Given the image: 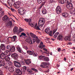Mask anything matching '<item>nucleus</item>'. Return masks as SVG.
Listing matches in <instances>:
<instances>
[{
	"mask_svg": "<svg viewBox=\"0 0 75 75\" xmlns=\"http://www.w3.org/2000/svg\"><path fill=\"white\" fill-rule=\"evenodd\" d=\"M66 3L67 4L66 6L68 9L70 10L73 8V5L71 3V0H65Z\"/></svg>",
	"mask_w": 75,
	"mask_h": 75,
	"instance_id": "nucleus-3",
	"label": "nucleus"
},
{
	"mask_svg": "<svg viewBox=\"0 0 75 75\" xmlns=\"http://www.w3.org/2000/svg\"><path fill=\"white\" fill-rule=\"evenodd\" d=\"M14 65L16 67H18V68H20L21 67V64L20 62H18L17 61H14Z\"/></svg>",
	"mask_w": 75,
	"mask_h": 75,
	"instance_id": "nucleus-5",
	"label": "nucleus"
},
{
	"mask_svg": "<svg viewBox=\"0 0 75 75\" xmlns=\"http://www.w3.org/2000/svg\"><path fill=\"white\" fill-rule=\"evenodd\" d=\"M70 35H69L68 36L65 37V38H64V40L66 41H67L68 40H69L70 41Z\"/></svg>",
	"mask_w": 75,
	"mask_h": 75,
	"instance_id": "nucleus-21",
	"label": "nucleus"
},
{
	"mask_svg": "<svg viewBox=\"0 0 75 75\" xmlns=\"http://www.w3.org/2000/svg\"><path fill=\"white\" fill-rule=\"evenodd\" d=\"M16 72L18 75H21L22 72L21 71V70L19 68L17 69H16Z\"/></svg>",
	"mask_w": 75,
	"mask_h": 75,
	"instance_id": "nucleus-10",
	"label": "nucleus"
},
{
	"mask_svg": "<svg viewBox=\"0 0 75 75\" xmlns=\"http://www.w3.org/2000/svg\"><path fill=\"white\" fill-rule=\"evenodd\" d=\"M68 13H63L62 14V16L64 17H68Z\"/></svg>",
	"mask_w": 75,
	"mask_h": 75,
	"instance_id": "nucleus-27",
	"label": "nucleus"
},
{
	"mask_svg": "<svg viewBox=\"0 0 75 75\" xmlns=\"http://www.w3.org/2000/svg\"><path fill=\"white\" fill-rule=\"evenodd\" d=\"M37 23H35V26L34 27V28H36L37 27Z\"/></svg>",
	"mask_w": 75,
	"mask_h": 75,
	"instance_id": "nucleus-55",
	"label": "nucleus"
},
{
	"mask_svg": "<svg viewBox=\"0 0 75 75\" xmlns=\"http://www.w3.org/2000/svg\"><path fill=\"white\" fill-rule=\"evenodd\" d=\"M28 62L29 64H31V60L30 59H27L26 60Z\"/></svg>",
	"mask_w": 75,
	"mask_h": 75,
	"instance_id": "nucleus-41",
	"label": "nucleus"
},
{
	"mask_svg": "<svg viewBox=\"0 0 75 75\" xmlns=\"http://www.w3.org/2000/svg\"><path fill=\"white\" fill-rule=\"evenodd\" d=\"M21 10H21V9H18V13L19 14H20V12H21Z\"/></svg>",
	"mask_w": 75,
	"mask_h": 75,
	"instance_id": "nucleus-53",
	"label": "nucleus"
},
{
	"mask_svg": "<svg viewBox=\"0 0 75 75\" xmlns=\"http://www.w3.org/2000/svg\"><path fill=\"white\" fill-rule=\"evenodd\" d=\"M1 3L2 4H3L5 6H6V7H8V8H10L8 7V6L6 4H5L2 2H1Z\"/></svg>",
	"mask_w": 75,
	"mask_h": 75,
	"instance_id": "nucleus-37",
	"label": "nucleus"
},
{
	"mask_svg": "<svg viewBox=\"0 0 75 75\" xmlns=\"http://www.w3.org/2000/svg\"><path fill=\"white\" fill-rule=\"evenodd\" d=\"M0 75H3V72L0 70Z\"/></svg>",
	"mask_w": 75,
	"mask_h": 75,
	"instance_id": "nucleus-59",
	"label": "nucleus"
},
{
	"mask_svg": "<svg viewBox=\"0 0 75 75\" xmlns=\"http://www.w3.org/2000/svg\"><path fill=\"white\" fill-rule=\"evenodd\" d=\"M30 36L32 38H35L36 37H37L36 36V35L34 34L33 33H30Z\"/></svg>",
	"mask_w": 75,
	"mask_h": 75,
	"instance_id": "nucleus-26",
	"label": "nucleus"
},
{
	"mask_svg": "<svg viewBox=\"0 0 75 75\" xmlns=\"http://www.w3.org/2000/svg\"><path fill=\"white\" fill-rule=\"evenodd\" d=\"M23 68L24 70V71H23V72H24V71H25V70H27V67H26V66H24L23 67Z\"/></svg>",
	"mask_w": 75,
	"mask_h": 75,
	"instance_id": "nucleus-40",
	"label": "nucleus"
},
{
	"mask_svg": "<svg viewBox=\"0 0 75 75\" xmlns=\"http://www.w3.org/2000/svg\"><path fill=\"white\" fill-rule=\"evenodd\" d=\"M6 24H7V25H9L11 26L13 25V23L12 21H9L8 22L7 21H6Z\"/></svg>",
	"mask_w": 75,
	"mask_h": 75,
	"instance_id": "nucleus-18",
	"label": "nucleus"
},
{
	"mask_svg": "<svg viewBox=\"0 0 75 75\" xmlns=\"http://www.w3.org/2000/svg\"><path fill=\"white\" fill-rule=\"evenodd\" d=\"M45 19L44 18H40L38 22V25L35 29H36L37 30H40L41 29L40 28L43 27V26L45 24Z\"/></svg>",
	"mask_w": 75,
	"mask_h": 75,
	"instance_id": "nucleus-1",
	"label": "nucleus"
},
{
	"mask_svg": "<svg viewBox=\"0 0 75 75\" xmlns=\"http://www.w3.org/2000/svg\"><path fill=\"white\" fill-rule=\"evenodd\" d=\"M33 42L34 43L35 42V41H37V40H36V38H33Z\"/></svg>",
	"mask_w": 75,
	"mask_h": 75,
	"instance_id": "nucleus-48",
	"label": "nucleus"
},
{
	"mask_svg": "<svg viewBox=\"0 0 75 75\" xmlns=\"http://www.w3.org/2000/svg\"><path fill=\"white\" fill-rule=\"evenodd\" d=\"M20 57L21 58V59H23L24 58V56L23 55H21Z\"/></svg>",
	"mask_w": 75,
	"mask_h": 75,
	"instance_id": "nucleus-56",
	"label": "nucleus"
},
{
	"mask_svg": "<svg viewBox=\"0 0 75 75\" xmlns=\"http://www.w3.org/2000/svg\"><path fill=\"white\" fill-rule=\"evenodd\" d=\"M17 36H13V37H10V38L11 39L12 41H15L16 39Z\"/></svg>",
	"mask_w": 75,
	"mask_h": 75,
	"instance_id": "nucleus-23",
	"label": "nucleus"
},
{
	"mask_svg": "<svg viewBox=\"0 0 75 75\" xmlns=\"http://www.w3.org/2000/svg\"><path fill=\"white\" fill-rule=\"evenodd\" d=\"M30 25L31 27H34V24H33V23H30Z\"/></svg>",
	"mask_w": 75,
	"mask_h": 75,
	"instance_id": "nucleus-50",
	"label": "nucleus"
},
{
	"mask_svg": "<svg viewBox=\"0 0 75 75\" xmlns=\"http://www.w3.org/2000/svg\"><path fill=\"white\" fill-rule=\"evenodd\" d=\"M23 45V48H24V49H25L26 50H28V47L27 46H23V45Z\"/></svg>",
	"mask_w": 75,
	"mask_h": 75,
	"instance_id": "nucleus-46",
	"label": "nucleus"
},
{
	"mask_svg": "<svg viewBox=\"0 0 75 75\" xmlns=\"http://www.w3.org/2000/svg\"><path fill=\"white\" fill-rule=\"evenodd\" d=\"M21 4L20 2H16L14 5V6L16 7V8H18L20 7V5Z\"/></svg>",
	"mask_w": 75,
	"mask_h": 75,
	"instance_id": "nucleus-7",
	"label": "nucleus"
},
{
	"mask_svg": "<svg viewBox=\"0 0 75 75\" xmlns=\"http://www.w3.org/2000/svg\"><path fill=\"white\" fill-rule=\"evenodd\" d=\"M0 48L2 50H3V51H4L6 49L5 45L4 44H1L0 46Z\"/></svg>",
	"mask_w": 75,
	"mask_h": 75,
	"instance_id": "nucleus-17",
	"label": "nucleus"
},
{
	"mask_svg": "<svg viewBox=\"0 0 75 75\" xmlns=\"http://www.w3.org/2000/svg\"><path fill=\"white\" fill-rule=\"evenodd\" d=\"M16 49L19 52H20V53H21V51H22V49H21V48L20 47V46L19 45H18L16 47Z\"/></svg>",
	"mask_w": 75,
	"mask_h": 75,
	"instance_id": "nucleus-12",
	"label": "nucleus"
},
{
	"mask_svg": "<svg viewBox=\"0 0 75 75\" xmlns=\"http://www.w3.org/2000/svg\"><path fill=\"white\" fill-rule=\"evenodd\" d=\"M36 40L37 43H40V40L38 39V38L37 36L36 37Z\"/></svg>",
	"mask_w": 75,
	"mask_h": 75,
	"instance_id": "nucleus-32",
	"label": "nucleus"
},
{
	"mask_svg": "<svg viewBox=\"0 0 75 75\" xmlns=\"http://www.w3.org/2000/svg\"><path fill=\"white\" fill-rule=\"evenodd\" d=\"M56 10L57 13L58 14H60L61 13V7L59 6L57 7Z\"/></svg>",
	"mask_w": 75,
	"mask_h": 75,
	"instance_id": "nucleus-6",
	"label": "nucleus"
},
{
	"mask_svg": "<svg viewBox=\"0 0 75 75\" xmlns=\"http://www.w3.org/2000/svg\"><path fill=\"white\" fill-rule=\"evenodd\" d=\"M27 53L29 54V55H31L33 54V52L31 51H27Z\"/></svg>",
	"mask_w": 75,
	"mask_h": 75,
	"instance_id": "nucleus-30",
	"label": "nucleus"
},
{
	"mask_svg": "<svg viewBox=\"0 0 75 75\" xmlns=\"http://www.w3.org/2000/svg\"><path fill=\"white\" fill-rule=\"evenodd\" d=\"M10 38V37H8V38L7 39V42H9V38Z\"/></svg>",
	"mask_w": 75,
	"mask_h": 75,
	"instance_id": "nucleus-61",
	"label": "nucleus"
},
{
	"mask_svg": "<svg viewBox=\"0 0 75 75\" xmlns=\"http://www.w3.org/2000/svg\"><path fill=\"white\" fill-rule=\"evenodd\" d=\"M38 2L39 4H41L42 3V0H38Z\"/></svg>",
	"mask_w": 75,
	"mask_h": 75,
	"instance_id": "nucleus-47",
	"label": "nucleus"
},
{
	"mask_svg": "<svg viewBox=\"0 0 75 75\" xmlns=\"http://www.w3.org/2000/svg\"><path fill=\"white\" fill-rule=\"evenodd\" d=\"M26 41L30 44H33V41L31 37L29 36L28 38L26 40Z\"/></svg>",
	"mask_w": 75,
	"mask_h": 75,
	"instance_id": "nucleus-9",
	"label": "nucleus"
},
{
	"mask_svg": "<svg viewBox=\"0 0 75 75\" xmlns=\"http://www.w3.org/2000/svg\"><path fill=\"white\" fill-rule=\"evenodd\" d=\"M21 35H23V36H25V35H26V34H25L24 33H21Z\"/></svg>",
	"mask_w": 75,
	"mask_h": 75,
	"instance_id": "nucleus-58",
	"label": "nucleus"
},
{
	"mask_svg": "<svg viewBox=\"0 0 75 75\" xmlns=\"http://www.w3.org/2000/svg\"><path fill=\"white\" fill-rule=\"evenodd\" d=\"M43 50H44V51H46V52H45L46 54H50V53H49V52H48V53H47V49H45V48H44Z\"/></svg>",
	"mask_w": 75,
	"mask_h": 75,
	"instance_id": "nucleus-43",
	"label": "nucleus"
},
{
	"mask_svg": "<svg viewBox=\"0 0 75 75\" xmlns=\"http://www.w3.org/2000/svg\"><path fill=\"white\" fill-rule=\"evenodd\" d=\"M38 54H35V53H34L33 54V55L34 57H37Z\"/></svg>",
	"mask_w": 75,
	"mask_h": 75,
	"instance_id": "nucleus-57",
	"label": "nucleus"
},
{
	"mask_svg": "<svg viewBox=\"0 0 75 75\" xmlns=\"http://www.w3.org/2000/svg\"><path fill=\"white\" fill-rule=\"evenodd\" d=\"M6 39H3L2 41L1 40H0L1 42H6Z\"/></svg>",
	"mask_w": 75,
	"mask_h": 75,
	"instance_id": "nucleus-44",
	"label": "nucleus"
},
{
	"mask_svg": "<svg viewBox=\"0 0 75 75\" xmlns=\"http://www.w3.org/2000/svg\"><path fill=\"white\" fill-rule=\"evenodd\" d=\"M3 10V9L2 8H1V7H0V13H1V11H2Z\"/></svg>",
	"mask_w": 75,
	"mask_h": 75,
	"instance_id": "nucleus-62",
	"label": "nucleus"
},
{
	"mask_svg": "<svg viewBox=\"0 0 75 75\" xmlns=\"http://www.w3.org/2000/svg\"><path fill=\"white\" fill-rule=\"evenodd\" d=\"M1 3L2 4H3L5 6H6V7H8V8H10L8 7V6L6 4H5L2 2H1Z\"/></svg>",
	"mask_w": 75,
	"mask_h": 75,
	"instance_id": "nucleus-36",
	"label": "nucleus"
},
{
	"mask_svg": "<svg viewBox=\"0 0 75 75\" xmlns=\"http://www.w3.org/2000/svg\"><path fill=\"white\" fill-rule=\"evenodd\" d=\"M21 64H22V65H25V62L23 61V60H21L20 61Z\"/></svg>",
	"mask_w": 75,
	"mask_h": 75,
	"instance_id": "nucleus-39",
	"label": "nucleus"
},
{
	"mask_svg": "<svg viewBox=\"0 0 75 75\" xmlns=\"http://www.w3.org/2000/svg\"><path fill=\"white\" fill-rule=\"evenodd\" d=\"M4 54V55H6L8 56H10L11 55V54L10 53V52L6 50L5 51Z\"/></svg>",
	"mask_w": 75,
	"mask_h": 75,
	"instance_id": "nucleus-20",
	"label": "nucleus"
},
{
	"mask_svg": "<svg viewBox=\"0 0 75 75\" xmlns=\"http://www.w3.org/2000/svg\"><path fill=\"white\" fill-rule=\"evenodd\" d=\"M5 65V63L3 62V59L0 60V67H3Z\"/></svg>",
	"mask_w": 75,
	"mask_h": 75,
	"instance_id": "nucleus-15",
	"label": "nucleus"
},
{
	"mask_svg": "<svg viewBox=\"0 0 75 75\" xmlns=\"http://www.w3.org/2000/svg\"><path fill=\"white\" fill-rule=\"evenodd\" d=\"M15 46H12L9 49L10 52H14L15 51Z\"/></svg>",
	"mask_w": 75,
	"mask_h": 75,
	"instance_id": "nucleus-11",
	"label": "nucleus"
},
{
	"mask_svg": "<svg viewBox=\"0 0 75 75\" xmlns=\"http://www.w3.org/2000/svg\"><path fill=\"white\" fill-rule=\"evenodd\" d=\"M49 38H45V40H49Z\"/></svg>",
	"mask_w": 75,
	"mask_h": 75,
	"instance_id": "nucleus-64",
	"label": "nucleus"
},
{
	"mask_svg": "<svg viewBox=\"0 0 75 75\" xmlns=\"http://www.w3.org/2000/svg\"><path fill=\"white\" fill-rule=\"evenodd\" d=\"M42 64H43L40 65V67L42 68H48V66H47L48 65V63L47 62H42Z\"/></svg>",
	"mask_w": 75,
	"mask_h": 75,
	"instance_id": "nucleus-8",
	"label": "nucleus"
},
{
	"mask_svg": "<svg viewBox=\"0 0 75 75\" xmlns=\"http://www.w3.org/2000/svg\"><path fill=\"white\" fill-rule=\"evenodd\" d=\"M21 10H22V11H21L20 13H19V14H20V15H25V11H24V8H21Z\"/></svg>",
	"mask_w": 75,
	"mask_h": 75,
	"instance_id": "nucleus-16",
	"label": "nucleus"
},
{
	"mask_svg": "<svg viewBox=\"0 0 75 75\" xmlns=\"http://www.w3.org/2000/svg\"><path fill=\"white\" fill-rule=\"evenodd\" d=\"M54 1H55V0H50V2L51 3H54Z\"/></svg>",
	"mask_w": 75,
	"mask_h": 75,
	"instance_id": "nucleus-51",
	"label": "nucleus"
},
{
	"mask_svg": "<svg viewBox=\"0 0 75 75\" xmlns=\"http://www.w3.org/2000/svg\"><path fill=\"white\" fill-rule=\"evenodd\" d=\"M11 57L13 58L14 59L17 60L18 59V55L16 53H14L11 55Z\"/></svg>",
	"mask_w": 75,
	"mask_h": 75,
	"instance_id": "nucleus-4",
	"label": "nucleus"
},
{
	"mask_svg": "<svg viewBox=\"0 0 75 75\" xmlns=\"http://www.w3.org/2000/svg\"><path fill=\"white\" fill-rule=\"evenodd\" d=\"M6 63H7V64L8 66H10L12 65V62H10V61H8V62H6Z\"/></svg>",
	"mask_w": 75,
	"mask_h": 75,
	"instance_id": "nucleus-29",
	"label": "nucleus"
},
{
	"mask_svg": "<svg viewBox=\"0 0 75 75\" xmlns=\"http://www.w3.org/2000/svg\"><path fill=\"white\" fill-rule=\"evenodd\" d=\"M5 59L6 61V63L10 61V57L8 56H6L5 57Z\"/></svg>",
	"mask_w": 75,
	"mask_h": 75,
	"instance_id": "nucleus-22",
	"label": "nucleus"
},
{
	"mask_svg": "<svg viewBox=\"0 0 75 75\" xmlns=\"http://www.w3.org/2000/svg\"><path fill=\"white\" fill-rule=\"evenodd\" d=\"M57 29H54L53 31V33H52V31H50V28H48L45 29V33H46L47 34H48L49 33V35L50 36H51V37H52L55 33V32L56 31H57Z\"/></svg>",
	"mask_w": 75,
	"mask_h": 75,
	"instance_id": "nucleus-2",
	"label": "nucleus"
},
{
	"mask_svg": "<svg viewBox=\"0 0 75 75\" xmlns=\"http://www.w3.org/2000/svg\"><path fill=\"white\" fill-rule=\"evenodd\" d=\"M10 1H11L8 0L7 1V2L10 6H13V4L11 3Z\"/></svg>",
	"mask_w": 75,
	"mask_h": 75,
	"instance_id": "nucleus-31",
	"label": "nucleus"
},
{
	"mask_svg": "<svg viewBox=\"0 0 75 75\" xmlns=\"http://www.w3.org/2000/svg\"><path fill=\"white\" fill-rule=\"evenodd\" d=\"M40 46H42V45H43V43L42 42H40Z\"/></svg>",
	"mask_w": 75,
	"mask_h": 75,
	"instance_id": "nucleus-63",
	"label": "nucleus"
},
{
	"mask_svg": "<svg viewBox=\"0 0 75 75\" xmlns=\"http://www.w3.org/2000/svg\"><path fill=\"white\" fill-rule=\"evenodd\" d=\"M62 38H63V36L61 34H59L57 38V39L60 41H62Z\"/></svg>",
	"mask_w": 75,
	"mask_h": 75,
	"instance_id": "nucleus-13",
	"label": "nucleus"
},
{
	"mask_svg": "<svg viewBox=\"0 0 75 75\" xmlns=\"http://www.w3.org/2000/svg\"><path fill=\"white\" fill-rule=\"evenodd\" d=\"M44 5V3H42V4H41L39 8H42V6H43Z\"/></svg>",
	"mask_w": 75,
	"mask_h": 75,
	"instance_id": "nucleus-49",
	"label": "nucleus"
},
{
	"mask_svg": "<svg viewBox=\"0 0 75 75\" xmlns=\"http://www.w3.org/2000/svg\"><path fill=\"white\" fill-rule=\"evenodd\" d=\"M45 47V45H43L42 46H40V48H41V49H42V48L43 47Z\"/></svg>",
	"mask_w": 75,
	"mask_h": 75,
	"instance_id": "nucleus-52",
	"label": "nucleus"
},
{
	"mask_svg": "<svg viewBox=\"0 0 75 75\" xmlns=\"http://www.w3.org/2000/svg\"><path fill=\"white\" fill-rule=\"evenodd\" d=\"M6 48L7 49H9V48H11V47H10V46L8 45L6 47Z\"/></svg>",
	"mask_w": 75,
	"mask_h": 75,
	"instance_id": "nucleus-54",
	"label": "nucleus"
},
{
	"mask_svg": "<svg viewBox=\"0 0 75 75\" xmlns=\"http://www.w3.org/2000/svg\"><path fill=\"white\" fill-rule=\"evenodd\" d=\"M44 59L45 61L47 62L48 61L49 59L48 57H45V56H44Z\"/></svg>",
	"mask_w": 75,
	"mask_h": 75,
	"instance_id": "nucleus-34",
	"label": "nucleus"
},
{
	"mask_svg": "<svg viewBox=\"0 0 75 75\" xmlns=\"http://www.w3.org/2000/svg\"><path fill=\"white\" fill-rule=\"evenodd\" d=\"M59 33L58 32H57L54 35V38H57V37H58V35H59Z\"/></svg>",
	"mask_w": 75,
	"mask_h": 75,
	"instance_id": "nucleus-28",
	"label": "nucleus"
},
{
	"mask_svg": "<svg viewBox=\"0 0 75 75\" xmlns=\"http://www.w3.org/2000/svg\"><path fill=\"white\" fill-rule=\"evenodd\" d=\"M31 69L32 70H33V71H35V72H37L38 71V70L33 68H32Z\"/></svg>",
	"mask_w": 75,
	"mask_h": 75,
	"instance_id": "nucleus-45",
	"label": "nucleus"
},
{
	"mask_svg": "<svg viewBox=\"0 0 75 75\" xmlns=\"http://www.w3.org/2000/svg\"><path fill=\"white\" fill-rule=\"evenodd\" d=\"M0 59H4L6 57V55L4 54V53H2L0 55Z\"/></svg>",
	"mask_w": 75,
	"mask_h": 75,
	"instance_id": "nucleus-14",
	"label": "nucleus"
},
{
	"mask_svg": "<svg viewBox=\"0 0 75 75\" xmlns=\"http://www.w3.org/2000/svg\"><path fill=\"white\" fill-rule=\"evenodd\" d=\"M42 13L43 14H46L47 13V11L45 9H44L42 11Z\"/></svg>",
	"mask_w": 75,
	"mask_h": 75,
	"instance_id": "nucleus-35",
	"label": "nucleus"
},
{
	"mask_svg": "<svg viewBox=\"0 0 75 75\" xmlns=\"http://www.w3.org/2000/svg\"><path fill=\"white\" fill-rule=\"evenodd\" d=\"M8 18L7 17V15H5L2 18V19L4 21L5 20H8Z\"/></svg>",
	"mask_w": 75,
	"mask_h": 75,
	"instance_id": "nucleus-25",
	"label": "nucleus"
},
{
	"mask_svg": "<svg viewBox=\"0 0 75 75\" xmlns=\"http://www.w3.org/2000/svg\"><path fill=\"white\" fill-rule=\"evenodd\" d=\"M57 51L58 52H59L61 51V48H58Z\"/></svg>",
	"mask_w": 75,
	"mask_h": 75,
	"instance_id": "nucleus-60",
	"label": "nucleus"
},
{
	"mask_svg": "<svg viewBox=\"0 0 75 75\" xmlns=\"http://www.w3.org/2000/svg\"><path fill=\"white\" fill-rule=\"evenodd\" d=\"M60 3H61V4H64V3H65L64 0H61L60 1Z\"/></svg>",
	"mask_w": 75,
	"mask_h": 75,
	"instance_id": "nucleus-42",
	"label": "nucleus"
},
{
	"mask_svg": "<svg viewBox=\"0 0 75 75\" xmlns=\"http://www.w3.org/2000/svg\"><path fill=\"white\" fill-rule=\"evenodd\" d=\"M25 21H26V22H27V23H28L29 24V25H31V24L30 23L31 22V21H32V20L31 19H27V18H25L24 19Z\"/></svg>",
	"mask_w": 75,
	"mask_h": 75,
	"instance_id": "nucleus-19",
	"label": "nucleus"
},
{
	"mask_svg": "<svg viewBox=\"0 0 75 75\" xmlns=\"http://www.w3.org/2000/svg\"><path fill=\"white\" fill-rule=\"evenodd\" d=\"M13 30L15 32H17L18 31V28L17 27H15L14 28Z\"/></svg>",
	"mask_w": 75,
	"mask_h": 75,
	"instance_id": "nucleus-33",
	"label": "nucleus"
},
{
	"mask_svg": "<svg viewBox=\"0 0 75 75\" xmlns=\"http://www.w3.org/2000/svg\"><path fill=\"white\" fill-rule=\"evenodd\" d=\"M39 58L40 59H44V56H39Z\"/></svg>",
	"mask_w": 75,
	"mask_h": 75,
	"instance_id": "nucleus-38",
	"label": "nucleus"
},
{
	"mask_svg": "<svg viewBox=\"0 0 75 75\" xmlns=\"http://www.w3.org/2000/svg\"><path fill=\"white\" fill-rule=\"evenodd\" d=\"M8 70L11 73L14 71V69L11 67H9L8 68Z\"/></svg>",
	"mask_w": 75,
	"mask_h": 75,
	"instance_id": "nucleus-24",
	"label": "nucleus"
}]
</instances>
